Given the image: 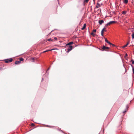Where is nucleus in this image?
<instances>
[{
	"label": "nucleus",
	"instance_id": "473e14b6",
	"mask_svg": "<svg viewBox=\"0 0 134 134\" xmlns=\"http://www.w3.org/2000/svg\"><path fill=\"white\" fill-rule=\"evenodd\" d=\"M109 44L111 46V44H112V43H110V42H109Z\"/></svg>",
	"mask_w": 134,
	"mask_h": 134
},
{
	"label": "nucleus",
	"instance_id": "6ab92c4d",
	"mask_svg": "<svg viewBox=\"0 0 134 134\" xmlns=\"http://www.w3.org/2000/svg\"><path fill=\"white\" fill-rule=\"evenodd\" d=\"M50 51V49H47V50L43 51V53H45L46 52H48V51Z\"/></svg>",
	"mask_w": 134,
	"mask_h": 134
},
{
	"label": "nucleus",
	"instance_id": "5701e85b",
	"mask_svg": "<svg viewBox=\"0 0 134 134\" xmlns=\"http://www.w3.org/2000/svg\"><path fill=\"white\" fill-rule=\"evenodd\" d=\"M56 49H58L57 48H53L52 49H50V51H51L53 50H56Z\"/></svg>",
	"mask_w": 134,
	"mask_h": 134
},
{
	"label": "nucleus",
	"instance_id": "f03ea898",
	"mask_svg": "<svg viewBox=\"0 0 134 134\" xmlns=\"http://www.w3.org/2000/svg\"><path fill=\"white\" fill-rule=\"evenodd\" d=\"M4 60L6 63L11 62L13 60V59L12 58L4 59Z\"/></svg>",
	"mask_w": 134,
	"mask_h": 134
},
{
	"label": "nucleus",
	"instance_id": "ea45409f",
	"mask_svg": "<svg viewBox=\"0 0 134 134\" xmlns=\"http://www.w3.org/2000/svg\"><path fill=\"white\" fill-rule=\"evenodd\" d=\"M123 65L124 66L126 70V68L125 67V66H124V64H123Z\"/></svg>",
	"mask_w": 134,
	"mask_h": 134
},
{
	"label": "nucleus",
	"instance_id": "58836bf2",
	"mask_svg": "<svg viewBox=\"0 0 134 134\" xmlns=\"http://www.w3.org/2000/svg\"><path fill=\"white\" fill-rule=\"evenodd\" d=\"M32 59L33 60V61H32V62H34V58H32Z\"/></svg>",
	"mask_w": 134,
	"mask_h": 134
},
{
	"label": "nucleus",
	"instance_id": "ddd939ff",
	"mask_svg": "<svg viewBox=\"0 0 134 134\" xmlns=\"http://www.w3.org/2000/svg\"><path fill=\"white\" fill-rule=\"evenodd\" d=\"M24 60V59L23 58H20L19 59V61H20V62L21 63V61H23Z\"/></svg>",
	"mask_w": 134,
	"mask_h": 134
},
{
	"label": "nucleus",
	"instance_id": "9d476101",
	"mask_svg": "<svg viewBox=\"0 0 134 134\" xmlns=\"http://www.w3.org/2000/svg\"><path fill=\"white\" fill-rule=\"evenodd\" d=\"M46 126L47 127L49 128H53L54 127V126H50L48 125H46Z\"/></svg>",
	"mask_w": 134,
	"mask_h": 134
},
{
	"label": "nucleus",
	"instance_id": "2eb2a0df",
	"mask_svg": "<svg viewBox=\"0 0 134 134\" xmlns=\"http://www.w3.org/2000/svg\"><path fill=\"white\" fill-rule=\"evenodd\" d=\"M47 41H53V39H52L51 38H48L47 39Z\"/></svg>",
	"mask_w": 134,
	"mask_h": 134
},
{
	"label": "nucleus",
	"instance_id": "aec40b11",
	"mask_svg": "<svg viewBox=\"0 0 134 134\" xmlns=\"http://www.w3.org/2000/svg\"><path fill=\"white\" fill-rule=\"evenodd\" d=\"M131 62H132V64H134V60H133L132 59L131 61Z\"/></svg>",
	"mask_w": 134,
	"mask_h": 134
},
{
	"label": "nucleus",
	"instance_id": "37998d69",
	"mask_svg": "<svg viewBox=\"0 0 134 134\" xmlns=\"http://www.w3.org/2000/svg\"><path fill=\"white\" fill-rule=\"evenodd\" d=\"M53 31V30H52V31H51V32H50V33L49 34H51V32H52Z\"/></svg>",
	"mask_w": 134,
	"mask_h": 134
},
{
	"label": "nucleus",
	"instance_id": "72a5a7b5",
	"mask_svg": "<svg viewBox=\"0 0 134 134\" xmlns=\"http://www.w3.org/2000/svg\"><path fill=\"white\" fill-rule=\"evenodd\" d=\"M130 65L132 67V69L133 68H134L133 67V65H132L131 64H130Z\"/></svg>",
	"mask_w": 134,
	"mask_h": 134
},
{
	"label": "nucleus",
	"instance_id": "cd10ccee",
	"mask_svg": "<svg viewBox=\"0 0 134 134\" xmlns=\"http://www.w3.org/2000/svg\"><path fill=\"white\" fill-rule=\"evenodd\" d=\"M128 56V55H127V53H126L125 54V57H124L125 58L127 56Z\"/></svg>",
	"mask_w": 134,
	"mask_h": 134
},
{
	"label": "nucleus",
	"instance_id": "c85d7f7f",
	"mask_svg": "<svg viewBox=\"0 0 134 134\" xmlns=\"http://www.w3.org/2000/svg\"><path fill=\"white\" fill-rule=\"evenodd\" d=\"M100 6H98V5H97L96 6V8H97Z\"/></svg>",
	"mask_w": 134,
	"mask_h": 134
},
{
	"label": "nucleus",
	"instance_id": "0eeeda50",
	"mask_svg": "<svg viewBox=\"0 0 134 134\" xmlns=\"http://www.w3.org/2000/svg\"><path fill=\"white\" fill-rule=\"evenodd\" d=\"M20 63V61H16L15 62V64L16 65H18Z\"/></svg>",
	"mask_w": 134,
	"mask_h": 134
},
{
	"label": "nucleus",
	"instance_id": "4468645a",
	"mask_svg": "<svg viewBox=\"0 0 134 134\" xmlns=\"http://www.w3.org/2000/svg\"><path fill=\"white\" fill-rule=\"evenodd\" d=\"M50 69V67L47 69V71H46V73H47V77H48V72H47V71L49 70V69Z\"/></svg>",
	"mask_w": 134,
	"mask_h": 134
},
{
	"label": "nucleus",
	"instance_id": "4be33fe9",
	"mask_svg": "<svg viewBox=\"0 0 134 134\" xmlns=\"http://www.w3.org/2000/svg\"><path fill=\"white\" fill-rule=\"evenodd\" d=\"M91 35L93 36H95V34L93 32H92L91 33Z\"/></svg>",
	"mask_w": 134,
	"mask_h": 134
},
{
	"label": "nucleus",
	"instance_id": "a211bd4d",
	"mask_svg": "<svg viewBox=\"0 0 134 134\" xmlns=\"http://www.w3.org/2000/svg\"><path fill=\"white\" fill-rule=\"evenodd\" d=\"M89 0H84V3H87L89 1Z\"/></svg>",
	"mask_w": 134,
	"mask_h": 134
},
{
	"label": "nucleus",
	"instance_id": "20e7f679",
	"mask_svg": "<svg viewBox=\"0 0 134 134\" xmlns=\"http://www.w3.org/2000/svg\"><path fill=\"white\" fill-rule=\"evenodd\" d=\"M104 22V21L103 20H99L98 21V23L100 25H102Z\"/></svg>",
	"mask_w": 134,
	"mask_h": 134
},
{
	"label": "nucleus",
	"instance_id": "f3484780",
	"mask_svg": "<svg viewBox=\"0 0 134 134\" xmlns=\"http://www.w3.org/2000/svg\"><path fill=\"white\" fill-rule=\"evenodd\" d=\"M103 32L104 31H101V35L102 36H103Z\"/></svg>",
	"mask_w": 134,
	"mask_h": 134
},
{
	"label": "nucleus",
	"instance_id": "79ce46f5",
	"mask_svg": "<svg viewBox=\"0 0 134 134\" xmlns=\"http://www.w3.org/2000/svg\"><path fill=\"white\" fill-rule=\"evenodd\" d=\"M133 33H134V29L133 30Z\"/></svg>",
	"mask_w": 134,
	"mask_h": 134
},
{
	"label": "nucleus",
	"instance_id": "c756f323",
	"mask_svg": "<svg viewBox=\"0 0 134 134\" xmlns=\"http://www.w3.org/2000/svg\"><path fill=\"white\" fill-rule=\"evenodd\" d=\"M110 25L109 24V23H107L106 24V25H105V26H108V25Z\"/></svg>",
	"mask_w": 134,
	"mask_h": 134
},
{
	"label": "nucleus",
	"instance_id": "2f4dec72",
	"mask_svg": "<svg viewBox=\"0 0 134 134\" xmlns=\"http://www.w3.org/2000/svg\"><path fill=\"white\" fill-rule=\"evenodd\" d=\"M31 125L32 126H35V124L34 123H32L31 124Z\"/></svg>",
	"mask_w": 134,
	"mask_h": 134
},
{
	"label": "nucleus",
	"instance_id": "412c9836",
	"mask_svg": "<svg viewBox=\"0 0 134 134\" xmlns=\"http://www.w3.org/2000/svg\"><path fill=\"white\" fill-rule=\"evenodd\" d=\"M132 37L133 39L134 38V33H133L132 34Z\"/></svg>",
	"mask_w": 134,
	"mask_h": 134
},
{
	"label": "nucleus",
	"instance_id": "b1692460",
	"mask_svg": "<svg viewBox=\"0 0 134 134\" xmlns=\"http://www.w3.org/2000/svg\"><path fill=\"white\" fill-rule=\"evenodd\" d=\"M105 27H104L102 30V31H105L106 30H105Z\"/></svg>",
	"mask_w": 134,
	"mask_h": 134
},
{
	"label": "nucleus",
	"instance_id": "a18cd8bd",
	"mask_svg": "<svg viewBox=\"0 0 134 134\" xmlns=\"http://www.w3.org/2000/svg\"><path fill=\"white\" fill-rule=\"evenodd\" d=\"M99 49L100 50L102 51V50H101V49H99Z\"/></svg>",
	"mask_w": 134,
	"mask_h": 134
},
{
	"label": "nucleus",
	"instance_id": "f257e3e1",
	"mask_svg": "<svg viewBox=\"0 0 134 134\" xmlns=\"http://www.w3.org/2000/svg\"><path fill=\"white\" fill-rule=\"evenodd\" d=\"M74 44V42L72 41L70 42L67 44H66V46H69V48L68 49V50L66 52L67 53H68L73 48L72 46L71 45V44Z\"/></svg>",
	"mask_w": 134,
	"mask_h": 134
},
{
	"label": "nucleus",
	"instance_id": "39448f33",
	"mask_svg": "<svg viewBox=\"0 0 134 134\" xmlns=\"http://www.w3.org/2000/svg\"><path fill=\"white\" fill-rule=\"evenodd\" d=\"M116 23L115 21H109V22H108L110 25L114 23Z\"/></svg>",
	"mask_w": 134,
	"mask_h": 134
},
{
	"label": "nucleus",
	"instance_id": "e433bc0d",
	"mask_svg": "<svg viewBox=\"0 0 134 134\" xmlns=\"http://www.w3.org/2000/svg\"><path fill=\"white\" fill-rule=\"evenodd\" d=\"M97 5H98V6H100V4L98 3V2L97 3Z\"/></svg>",
	"mask_w": 134,
	"mask_h": 134
},
{
	"label": "nucleus",
	"instance_id": "c03bdc74",
	"mask_svg": "<svg viewBox=\"0 0 134 134\" xmlns=\"http://www.w3.org/2000/svg\"><path fill=\"white\" fill-rule=\"evenodd\" d=\"M35 122V123H37V124H39L38 123H37V122Z\"/></svg>",
	"mask_w": 134,
	"mask_h": 134
},
{
	"label": "nucleus",
	"instance_id": "a19ab883",
	"mask_svg": "<svg viewBox=\"0 0 134 134\" xmlns=\"http://www.w3.org/2000/svg\"><path fill=\"white\" fill-rule=\"evenodd\" d=\"M43 80H44L43 79V78H42V81H43Z\"/></svg>",
	"mask_w": 134,
	"mask_h": 134
},
{
	"label": "nucleus",
	"instance_id": "7ed1b4c3",
	"mask_svg": "<svg viewBox=\"0 0 134 134\" xmlns=\"http://www.w3.org/2000/svg\"><path fill=\"white\" fill-rule=\"evenodd\" d=\"M102 49L103 50L102 51H105V49H109L110 48L108 47H106L105 46L103 45L102 47Z\"/></svg>",
	"mask_w": 134,
	"mask_h": 134
},
{
	"label": "nucleus",
	"instance_id": "f8f14e48",
	"mask_svg": "<svg viewBox=\"0 0 134 134\" xmlns=\"http://www.w3.org/2000/svg\"><path fill=\"white\" fill-rule=\"evenodd\" d=\"M57 130H58L60 131H61V132H62L64 133L63 131H62V130H61L60 129H59V128H58V129H57Z\"/></svg>",
	"mask_w": 134,
	"mask_h": 134
},
{
	"label": "nucleus",
	"instance_id": "6e6552de",
	"mask_svg": "<svg viewBox=\"0 0 134 134\" xmlns=\"http://www.w3.org/2000/svg\"><path fill=\"white\" fill-rule=\"evenodd\" d=\"M105 42L108 43L109 44V43L110 42L106 38H105Z\"/></svg>",
	"mask_w": 134,
	"mask_h": 134
},
{
	"label": "nucleus",
	"instance_id": "9b49d317",
	"mask_svg": "<svg viewBox=\"0 0 134 134\" xmlns=\"http://www.w3.org/2000/svg\"><path fill=\"white\" fill-rule=\"evenodd\" d=\"M126 12H127L126 11H125V10L123 11L122 12V14L124 15L125 14H126Z\"/></svg>",
	"mask_w": 134,
	"mask_h": 134
},
{
	"label": "nucleus",
	"instance_id": "4c0bfd02",
	"mask_svg": "<svg viewBox=\"0 0 134 134\" xmlns=\"http://www.w3.org/2000/svg\"><path fill=\"white\" fill-rule=\"evenodd\" d=\"M93 2H94V4H95V0H93Z\"/></svg>",
	"mask_w": 134,
	"mask_h": 134
},
{
	"label": "nucleus",
	"instance_id": "dca6fc26",
	"mask_svg": "<svg viewBox=\"0 0 134 134\" xmlns=\"http://www.w3.org/2000/svg\"><path fill=\"white\" fill-rule=\"evenodd\" d=\"M124 3H127L128 2V0H124Z\"/></svg>",
	"mask_w": 134,
	"mask_h": 134
},
{
	"label": "nucleus",
	"instance_id": "bb28decb",
	"mask_svg": "<svg viewBox=\"0 0 134 134\" xmlns=\"http://www.w3.org/2000/svg\"><path fill=\"white\" fill-rule=\"evenodd\" d=\"M129 108V107H128V105H127L126 106V108L125 109H126L127 110L128 108Z\"/></svg>",
	"mask_w": 134,
	"mask_h": 134
},
{
	"label": "nucleus",
	"instance_id": "a878e982",
	"mask_svg": "<svg viewBox=\"0 0 134 134\" xmlns=\"http://www.w3.org/2000/svg\"><path fill=\"white\" fill-rule=\"evenodd\" d=\"M97 30L96 29H94L93 30L92 32H96Z\"/></svg>",
	"mask_w": 134,
	"mask_h": 134
},
{
	"label": "nucleus",
	"instance_id": "393cba45",
	"mask_svg": "<svg viewBox=\"0 0 134 134\" xmlns=\"http://www.w3.org/2000/svg\"><path fill=\"white\" fill-rule=\"evenodd\" d=\"M127 111V110L125 109V110L123 112V113H126Z\"/></svg>",
	"mask_w": 134,
	"mask_h": 134
},
{
	"label": "nucleus",
	"instance_id": "1a4fd4ad",
	"mask_svg": "<svg viewBox=\"0 0 134 134\" xmlns=\"http://www.w3.org/2000/svg\"><path fill=\"white\" fill-rule=\"evenodd\" d=\"M129 41L127 43V44H126L125 45H124V46H123V48H125V47L127 46L128 45V44H129Z\"/></svg>",
	"mask_w": 134,
	"mask_h": 134
},
{
	"label": "nucleus",
	"instance_id": "f704fd0d",
	"mask_svg": "<svg viewBox=\"0 0 134 134\" xmlns=\"http://www.w3.org/2000/svg\"><path fill=\"white\" fill-rule=\"evenodd\" d=\"M54 39L55 40H56L57 39V38L56 37H54Z\"/></svg>",
	"mask_w": 134,
	"mask_h": 134
},
{
	"label": "nucleus",
	"instance_id": "c9c22d12",
	"mask_svg": "<svg viewBox=\"0 0 134 134\" xmlns=\"http://www.w3.org/2000/svg\"><path fill=\"white\" fill-rule=\"evenodd\" d=\"M111 45L112 46H113V47H114V46H115L114 45V44H113L112 43V44H111Z\"/></svg>",
	"mask_w": 134,
	"mask_h": 134
},
{
	"label": "nucleus",
	"instance_id": "423d86ee",
	"mask_svg": "<svg viewBox=\"0 0 134 134\" xmlns=\"http://www.w3.org/2000/svg\"><path fill=\"white\" fill-rule=\"evenodd\" d=\"M86 24H84L83 25V26L81 29L82 30H83L86 28Z\"/></svg>",
	"mask_w": 134,
	"mask_h": 134
},
{
	"label": "nucleus",
	"instance_id": "7c9ffc66",
	"mask_svg": "<svg viewBox=\"0 0 134 134\" xmlns=\"http://www.w3.org/2000/svg\"><path fill=\"white\" fill-rule=\"evenodd\" d=\"M132 69L133 73L134 74V68H133Z\"/></svg>",
	"mask_w": 134,
	"mask_h": 134
}]
</instances>
